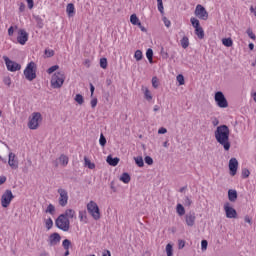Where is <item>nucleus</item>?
I'll return each mask as SVG.
<instances>
[{
    "instance_id": "a18cd8bd",
    "label": "nucleus",
    "mask_w": 256,
    "mask_h": 256,
    "mask_svg": "<svg viewBox=\"0 0 256 256\" xmlns=\"http://www.w3.org/2000/svg\"><path fill=\"white\" fill-rule=\"evenodd\" d=\"M57 69H59V65H54V66L50 67L47 70L48 75H51L52 73H55V71H57Z\"/></svg>"
},
{
    "instance_id": "8fccbe9b",
    "label": "nucleus",
    "mask_w": 256,
    "mask_h": 256,
    "mask_svg": "<svg viewBox=\"0 0 256 256\" xmlns=\"http://www.w3.org/2000/svg\"><path fill=\"white\" fill-rule=\"evenodd\" d=\"M100 67L102 69H105L107 67V58H101L100 59Z\"/></svg>"
},
{
    "instance_id": "4c0bfd02",
    "label": "nucleus",
    "mask_w": 256,
    "mask_h": 256,
    "mask_svg": "<svg viewBox=\"0 0 256 256\" xmlns=\"http://www.w3.org/2000/svg\"><path fill=\"white\" fill-rule=\"evenodd\" d=\"M99 144L101 147H105L107 145V138H105V135L103 133L100 135Z\"/></svg>"
},
{
    "instance_id": "09e8293b",
    "label": "nucleus",
    "mask_w": 256,
    "mask_h": 256,
    "mask_svg": "<svg viewBox=\"0 0 256 256\" xmlns=\"http://www.w3.org/2000/svg\"><path fill=\"white\" fill-rule=\"evenodd\" d=\"M152 87H154V89H157V87H159V79H157V77L152 78Z\"/></svg>"
},
{
    "instance_id": "473e14b6",
    "label": "nucleus",
    "mask_w": 256,
    "mask_h": 256,
    "mask_svg": "<svg viewBox=\"0 0 256 256\" xmlns=\"http://www.w3.org/2000/svg\"><path fill=\"white\" fill-rule=\"evenodd\" d=\"M190 22L192 23V26L194 27V29H199V27H201L199 20L195 17L191 18Z\"/></svg>"
},
{
    "instance_id": "423d86ee",
    "label": "nucleus",
    "mask_w": 256,
    "mask_h": 256,
    "mask_svg": "<svg viewBox=\"0 0 256 256\" xmlns=\"http://www.w3.org/2000/svg\"><path fill=\"white\" fill-rule=\"evenodd\" d=\"M214 101L220 107V109H227V107H229V102H227L225 94H223L221 91L215 93Z\"/></svg>"
},
{
    "instance_id": "f704fd0d",
    "label": "nucleus",
    "mask_w": 256,
    "mask_h": 256,
    "mask_svg": "<svg viewBox=\"0 0 256 256\" xmlns=\"http://www.w3.org/2000/svg\"><path fill=\"white\" fill-rule=\"evenodd\" d=\"M45 213H49L50 215H55V206L53 204H49Z\"/></svg>"
},
{
    "instance_id": "dca6fc26",
    "label": "nucleus",
    "mask_w": 256,
    "mask_h": 256,
    "mask_svg": "<svg viewBox=\"0 0 256 256\" xmlns=\"http://www.w3.org/2000/svg\"><path fill=\"white\" fill-rule=\"evenodd\" d=\"M237 167H239V162L237 161V158H231L229 160V169L230 175H232V177H235V175H237Z\"/></svg>"
},
{
    "instance_id": "7c9ffc66",
    "label": "nucleus",
    "mask_w": 256,
    "mask_h": 256,
    "mask_svg": "<svg viewBox=\"0 0 256 256\" xmlns=\"http://www.w3.org/2000/svg\"><path fill=\"white\" fill-rule=\"evenodd\" d=\"M176 212L180 217H183V215H185V207H183L181 204H177Z\"/></svg>"
},
{
    "instance_id": "72a5a7b5",
    "label": "nucleus",
    "mask_w": 256,
    "mask_h": 256,
    "mask_svg": "<svg viewBox=\"0 0 256 256\" xmlns=\"http://www.w3.org/2000/svg\"><path fill=\"white\" fill-rule=\"evenodd\" d=\"M146 57H147L149 63H153V49L149 48L146 51Z\"/></svg>"
},
{
    "instance_id": "c9c22d12",
    "label": "nucleus",
    "mask_w": 256,
    "mask_h": 256,
    "mask_svg": "<svg viewBox=\"0 0 256 256\" xmlns=\"http://www.w3.org/2000/svg\"><path fill=\"white\" fill-rule=\"evenodd\" d=\"M134 58L136 61H141V59H143V52L141 50H136L134 53Z\"/></svg>"
},
{
    "instance_id": "4be33fe9",
    "label": "nucleus",
    "mask_w": 256,
    "mask_h": 256,
    "mask_svg": "<svg viewBox=\"0 0 256 256\" xmlns=\"http://www.w3.org/2000/svg\"><path fill=\"white\" fill-rule=\"evenodd\" d=\"M79 219L81 223H88V218H87V211L86 210H81L79 211Z\"/></svg>"
},
{
    "instance_id": "c03bdc74",
    "label": "nucleus",
    "mask_w": 256,
    "mask_h": 256,
    "mask_svg": "<svg viewBox=\"0 0 256 256\" xmlns=\"http://www.w3.org/2000/svg\"><path fill=\"white\" fill-rule=\"evenodd\" d=\"M45 225H46V228L49 230L53 227V219L51 218H48L46 221H45Z\"/></svg>"
},
{
    "instance_id": "a19ab883",
    "label": "nucleus",
    "mask_w": 256,
    "mask_h": 256,
    "mask_svg": "<svg viewBox=\"0 0 256 256\" xmlns=\"http://www.w3.org/2000/svg\"><path fill=\"white\" fill-rule=\"evenodd\" d=\"M62 246L64 247L65 250L69 249V247H71V240L69 239L63 240Z\"/></svg>"
},
{
    "instance_id": "cd10ccee",
    "label": "nucleus",
    "mask_w": 256,
    "mask_h": 256,
    "mask_svg": "<svg viewBox=\"0 0 256 256\" xmlns=\"http://www.w3.org/2000/svg\"><path fill=\"white\" fill-rule=\"evenodd\" d=\"M84 166L88 167V169H95V163L91 162L87 156L84 157Z\"/></svg>"
},
{
    "instance_id": "69168bd1",
    "label": "nucleus",
    "mask_w": 256,
    "mask_h": 256,
    "mask_svg": "<svg viewBox=\"0 0 256 256\" xmlns=\"http://www.w3.org/2000/svg\"><path fill=\"white\" fill-rule=\"evenodd\" d=\"M90 93H91V97H93V94L95 93V86H93L92 83H90Z\"/></svg>"
},
{
    "instance_id": "603ef678",
    "label": "nucleus",
    "mask_w": 256,
    "mask_h": 256,
    "mask_svg": "<svg viewBox=\"0 0 256 256\" xmlns=\"http://www.w3.org/2000/svg\"><path fill=\"white\" fill-rule=\"evenodd\" d=\"M45 55H46V57H53L55 55V51L46 49Z\"/></svg>"
},
{
    "instance_id": "6ab92c4d",
    "label": "nucleus",
    "mask_w": 256,
    "mask_h": 256,
    "mask_svg": "<svg viewBox=\"0 0 256 256\" xmlns=\"http://www.w3.org/2000/svg\"><path fill=\"white\" fill-rule=\"evenodd\" d=\"M237 197H238L237 190H233V189L228 190V199L231 203H235V201H237Z\"/></svg>"
},
{
    "instance_id": "9d476101",
    "label": "nucleus",
    "mask_w": 256,
    "mask_h": 256,
    "mask_svg": "<svg viewBox=\"0 0 256 256\" xmlns=\"http://www.w3.org/2000/svg\"><path fill=\"white\" fill-rule=\"evenodd\" d=\"M3 59L5 61L8 71H11L12 73H15V71H21V64L15 62V61H12L7 56H3Z\"/></svg>"
},
{
    "instance_id": "f3484780",
    "label": "nucleus",
    "mask_w": 256,
    "mask_h": 256,
    "mask_svg": "<svg viewBox=\"0 0 256 256\" xmlns=\"http://www.w3.org/2000/svg\"><path fill=\"white\" fill-rule=\"evenodd\" d=\"M8 165L11 167V169H18L19 167V162L15 159V153L13 152L9 153Z\"/></svg>"
},
{
    "instance_id": "1a4fd4ad",
    "label": "nucleus",
    "mask_w": 256,
    "mask_h": 256,
    "mask_svg": "<svg viewBox=\"0 0 256 256\" xmlns=\"http://www.w3.org/2000/svg\"><path fill=\"white\" fill-rule=\"evenodd\" d=\"M13 199H15L13 192L11 190H6L1 197L2 207H4V209H7V207L11 205V201H13Z\"/></svg>"
},
{
    "instance_id": "6e6552de",
    "label": "nucleus",
    "mask_w": 256,
    "mask_h": 256,
    "mask_svg": "<svg viewBox=\"0 0 256 256\" xmlns=\"http://www.w3.org/2000/svg\"><path fill=\"white\" fill-rule=\"evenodd\" d=\"M57 193L59 195L58 203L60 207H67V203H69V192L64 188H59Z\"/></svg>"
},
{
    "instance_id": "6e6d98bb",
    "label": "nucleus",
    "mask_w": 256,
    "mask_h": 256,
    "mask_svg": "<svg viewBox=\"0 0 256 256\" xmlns=\"http://www.w3.org/2000/svg\"><path fill=\"white\" fill-rule=\"evenodd\" d=\"M27 4H28V9H33L35 2H33V0H26Z\"/></svg>"
},
{
    "instance_id": "680f3d73",
    "label": "nucleus",
    "mask_w": 256,
    "mask_h": 256,
    "mask_svg": "<svg viewBox=\"0 0 256 256\" xmlns=\"http://www.w3.org/2000/svg\"><path fill=\"white\" fill-rule=\"evenodd\" d=\"M212 125H213L214 127H217V125H219V119L213 118V119H212Z\"/></svg>"
},
{
    "instance_id": "864d4df0",
    "label": "nucleus",
    "mask_w": 256,
    "mask_h": 256,
    "mask_svg": "<svg viewBox=\"0 0 256 256\" xmlns=\"http://www.w3.org/2000/svg\"><path fill=\"white\" fill-rule=\"evenodd\" d=\"M144 161L147 165H152L153 164V158H151V156H146L144 158Z\"/></svg>"
},
{
    "instance_id": "393cba45",
    "label": "nucleus",
    "mask_w": 256,
    "mask_h": 256,
    "mask_svg": "<svg viewBox=\"0 0 256 256\" xmlns=\"http://www.w3.org/2000/svg\"><path fill=\"white\" fill-rule=\"evenodd\" d=\"M59 161L60 164L63 165V167H67V165L69 164V157H67V155L62 154L59 157Z\"/></svg>"
},
{
    "instance_id": "5701e85b",
    "label": "nucleus",
    "mask_w": 256,
    "mask_h": 256,
    "mask_svg": "<svg viewBox=\"0 0 256 256\" xmlns=\"http://www.w3.org/2000/svg\"><path fill=\"white\" fill-rule=\"evenodd\" d=\"M120 181H122V183H130L131 182V176L129 175V173L124 172L121 176H120Z\"/></svg>"
},
{
    "instance_id": "13d9d810",
    "label": "nucleus",
    "mask_w": 256,
    "mask_h": 256,
    "mask_svg": "<svg viewBox=\"0 0 256 256\" xmlns=\"http://www.w3.org/2000/svg\"><path fill=\"white\" fill-rule=\"evenodd\" d=\"M165 133H167V129L166 128H160L159 130H158V134L159 135H165Z\"/></svg>"
},
{
    "instance_id": "2eb2a0df",
    "label": "nucleus",
    "mask_w": 256,
    "mask_h": 256,
    "mask_svg": "<svg viewBox=\"0 0 256 256\" xmlns=\"http://www.w3.org/2000/svg\"><path fill=\"white\" fill-rule=\"evenodd\" d=\"M197 216L194 211H190L185 215V222L188 227H193L195 225V220Z\"/></svg>"
},
{
    "instance_id": "412c9836",
    "label": "nucleus",
    "mask_w": 256,
    "mask_h": 256,
    "mask_svg": "<svg viewBox=\"0 0 256 256\" xmlns=\"http://www.w3.org/2000/svg\"><path fill=\"white\" fill-rule=\"evenodd\" d=\"M66 12L69 17H73V15H75V5L73 3H69L66 6Z\"/></svg>"
},
{
    "instance_id": "0eeeda50",
    "label": "nucleus",
    "mask_w": 256,
    "mask_h": 256,
    "mask_svg": "<svg viewBox=\"0 0 256 256\" xmlns=\"http://www.w3.org/2000/svg\"><path fill=\"white\" fill-rule=\"evenodd\" d=\"M43 120V117L41 116V113L34 112L32 113V117H30V120L28 122L29 129L35 130L39 128V122Z\"/></svg>"
},
{
    "instance_id": "b1692460",
    "label": "nucleus",
    "mask_w": 256,
    "mask_h": 256,
    "mask_svg": "<svg viewBox=\"0 0 256 256\" xmlns=\"http://www.w3.org/2000/svg\"><path fill=\"white\" fill-rule=\"evenodd\" d=\"M142 91H144V98L146 101H152L153 95H151V91H149V88L142 87Z\"/></svg>"
},
{
    "instance_id": "338daca9",
    "label": "nucleus",
    "mask_w": 256,
    "mask_h": 256,
    "mask_svg": "<svg viewBox=\"0 0 256 256\" xmlns=\"http://www.w3.org/2000/svg\"><path fill=\"white\" fill-rule=\"evenodd\" d=\"M161 55L164 59H167L169 57V54L165 51H163V49L161 50Z\"/></svg>"
},
{
    "instance_id": "c85d7f7f",
    "label": "nucleus",
    "mask_w": 256,
    "mask_h": 256,
    "mask_svg": "<svg viewBox=\"0 0 256 256\" xmlns=\"http://www.w3.org/2000/svg\"><path fill=\"white\" fill-rule=\"evenodd\" d=\"M130 22L132 23V25H141V21H139L137 14H132L130 16Z\"/></svg>"
},
{
    "instance_id": "9b49d317",
    "label": "nucleus",
    "mask_w": 256,
    "mask_h": 256,
    "mask_svg": "<svg viewBox=\"0 0 256 256\" xmlns=\"http://www.w3.org/2000/svg\"><path fill=\"white\" fill-rule=\"evenodd\" d=\"M195 15L202 21H207L209 19V12L203 7V5L198 4L195 9Z\"/></svg>"
},
{
    "instance_id": "c756f323",
    "label": "nucleus",
    "mask_w": 256,
    "mask_h": 256,
    "mask_svg": "<svg viewBox=\"0 0 256 256\" xmlns=\"http://www.w3.org/2000/svg\"><path fill=\"white\" fill-rule=\"evenodd\" d=\"M222 45L224 47H233V40L231 38H224L222 39Z\"/></svg>"
},
{
    "instance_id": "bb28decb",
    "label": "nucleus",
    "mask_w": 256,
    "mask_h": 256,
    "mask_svg": "<svg viewBox=\"0 0 256 256\" xmlns=\"http://www.w3.org/2000/svg\"><path fill=\"white\" fill-rule=\"evenodd\" d=\"M180 45L183 49H187V47H189V37L183 36V38L180 40Z\"/></svg>"
},
{
    "instance_id": "bf43d9fd",
    "label": "nucleus",
    "mask_w": 256,
    "mask_h": 256,
    "mask_svg": "<svg viewBox=\"0 0 256 256\" xmlns=\"http://www.w3.org/2000/svg\"><path fill=\"white\" fill-rule=\"evenodd\" d=\"M183 247H185V241L179 240V242H178V248H179V249H183Z\"/></svg>"
},
{
    "instance_id": "a211bd4d",
    "label": "nucleus",
    "mask_w": 256,
    "mask_h": 256,
    "mask_svg": "<svg viewBox=\"0 0 256 256\" xmlns=\"http://www.w3.org/2000/svg\"><path fill=\"white\" fill-rule=\"evenodd\" d=\"M63 215L68 221H71V219H77V213L73 209H66Z\"/></svg>"
},
{
    "instance_id": "58836bf2",
    "label": "nucleus",
    "mask_w": 256,
    "mask_h": 256,
    "mask_svg": "<svg viewBox=\"0 0 256 256\" xmlns=\"http://www.w3.org/2000/svg\"><path fill=\"white\" fill-rule=\"evenodd\" d=\"M166 254L167 256H173V245L171 244L166 245Z\"/></svg>"
},
{
    "instance_id": "37998d69",
    "label": "nucleus",
    "mask_w": 256,
    "mask_h": 256,
    "mask_svg": "<svg viewBox=\"0 0 256 256\" xmlns=\"http://www.w3.org/2000/svg\"><path fill=\"white\" fill-rule=\"evenodd\" d=\"M246 33H247L248 37H250V39H253V41H255L256 36H255V33H253V30H251V28H248Z\"/></svg>"
},
{
    "instance_id": "7ed1b4c3",
    "label": "nucleus",
    "mask_w": 256,
    "mask_h": 256,
    "mask_svg": "<svg viewBox=\"0 0 256 256\" xmlns=\"http://www.w3.org/2000/svg\"><path fill=\"white\" fill-rule=\"evenodd\" d=\"M64 83H65V73L56 72L55 74H53L51 79V87H53V89H61Z\"/></svg>"
},
{
    "instance_id": "f8f14e48",
    "label": "nucleus",
    "mask_w": 256,
    "mask_h": 256,
    "mask_svg": "<svg viewBox=\"0 0 256 256\" xmlns=\"http://www.w3.org/2000/svg\"><path fill=\"white\" fill-rule=\"evenodd\" d=\"M224 211L226 213L227 219H237V210L231 207V204L229 202H226L224 204Z\"/></svg>"
},
{
    "instance_id": "0e129e2a",
    "label": "nucleus",
    "mask_w": 256,
    "mask_h": 256,
    "mask_svg": "<svg viewBox=\"0 0 256 256\" xmlns=\"http://www.w3.org/2000/svg\"><path fill=\"white\" fill-rule=\"evenodd\" d=\"M158 11L163 15L164 13V8H163V3L158 4Z\"/></svg>"
},
{
    "instance_id": "2f4dec72",
    "label": "nucleus",
    "mask_w": 256,
    "mask_h": 256,
    "mask_svg": "<svg viewBox=\"0 0 256 256\" xmlns=\"http://www.w3.org/2000/svg\"><path fill=\"white\" fill-rule=\"evenodd\" d=\"M134 161H135L136 165L139 167L145 166V162L143 161V157H141V156L134 157Z\"/></svg>"
},
{
    "instance_id": "49530a36",
    "label": "nucleus",
    "mask_w": 256,
    "mask_h": 256,
    "mask_svg": "<svg viewBox=\"0 0 256 256\" xmlns=\"http://www.w3.org/2000/svg\"><path fill=\"white\" fill-rule=\"evenodd\" d=\"M176 79H177L179 85H185V77H183L182 74H179Z\"/></svg>"
},
{
    "instance_id": "774afa93",
    "label": "nucleus",
    "mask_w": 256,
    "mask_h": 256,
    "mask_svg": "<svg viewBox=\"0 0 256 256\" xmlns=\"http://www.w3.org/2000/svg\"><path fill=\"white\" fill-rule=\"evenodd\" d=\"M19 11H21V13H23V11H25V4L23 2L20 3Z\"/></svg>"
},
{
    "instance_id": "f257e3e1",
    "label": "nucleus",
    "mask_w": 256,
    "mask_h": 256,
    "mask_svg": "<svg viewBox=\"0 0 256 256\" xmlns=\"http://www.w3.org/2000/svg\"><path fill=\"white\" fill-rule=\"evenodd\" d=\"M230 133L229 126L225 124L218 126L214 131V137L217 143L223 147L224 151L231 149V142L229 141Z\"/></svg>"
},
{
    "instance_id": "de8ad7c7",
    "label": "nucleus",
    "mask_w": 256,
    "mask_h": 256,
    "mask_svg": "<svg viewBox=\"0 0 256 256\" xmlns=\"http://www.w3.org/2000/svg\"><path fill=\"white\" fill-rule=\"evenodd\" d=\"M249 175H251V172L249 171V169L244 168L242 170V177H243V179H247V177H249Z\"/></svg>"
},
{
    "instance_id": "e2e57ef3",
    "label": "nucleus",
    "mask_w": 256,
    "mask_h": 256,
    "mask_svg": "<svg viewBox=\"0 0 256 256\" xmlns=\"http://www.w3.org/2000/svg\"><path fill=\"white\" fill-rule=\"evenodd\" d=\"M4 83H5L8 87H11V78H4Z\"/></svg>"
},
{
    "instance_id": "39448f33",
    "label": "nucleus",
    "mask_w": 256,
    "mask_h": 256,
    "mask_svg": "<svg viewBox=\"0 0 256 256\" xmlns=\"http://www.w3.org/2000/svg\"><path fill=\"white\" fill-rule=\"evenodd\" d=\"M87 211L93 217L95 221H99L101 219V212L99 210V206L95 203V201H90L87 204Z\"/></svg>"
},
{
    "instance_id": "e433bc0d",
    "label": "nucleus",
    "mask_w": 256,
    "mask_h": 256,
    "mask_svg": "<svg viewBox=\"0 0 256 256\" xmlns=\"http://www.w3.org/2000/svg\"><path fill=\"white\" fill-rule=\"evenodd\" d=\"M75 101L76 103H78V105H83V103L85 102V100L83 99V95L81 94H77L75 96Z\"/></svg>"
},
{
    "instance_id": "20e7f679",
    "label": "nucleus",
    "mask_w": 256,
    "mask_h": 256,
    "mask_svg": "<svg viewBox=\"0 0 256 256\" xmlns=\"http://www.w3.org/2000/svg\"><path fill=\"white\" fill-rule=\"evenodd\" d=\"M55 225L58 229L64 232H67L69 229H71V221L62 214H60L58 219H56Z\"/></svg>"
},
{
    "instance_id": "4d7b16f0",
    "label": "nucleus",
    "mask_w": 256,
    "mask_h": 256,
    "mask_svg": "<svg viewBox=\"0 0 256 256\" xmlns=\"http://www.w3.org/2000/svg\"><path fill=\"white\" fill-rule=\"evenodd\" d=\"M91 107L92 109H95V107H97V98L91 100Z\"/></svg>"
},
{
    "instance_id": "ea45409f",
    "label": "nucleus",
    "mask_w": 256,
    "mask_h": 256,
    "mask_svg": "<svg viewBox=\"0 0 256 256\" xmlns=\"http://www.w3.org/2000/svg\"><path fill=\"white\" fill-rule=\"evenodd\" d=\"M35 21L37 23V27H39V29H43V19H41V17L39 16H36Z\"/></svg>"
},
{
    "instance_id": "4468645a",
    "label": "nucleus",
    "mask_w": 256,
    "mask_h": 256,
    "mask_svg": "<svg viewBox=\"0 0 256 256\" xmlns=\"http://www.w3.org/2000/svg\"><path fill=\"white\" fill-rule=\"evenodd\" d=\"M48 242L50 247H55V245H59V243H61V235L57 232L52 233L48 238Z\"/></svg>"
},
{
    "instance_id": "f03ea898",
    "label": "nucleus",
    "mask_w": 256,
    "mask_h": 256,
    "mask_svg": "<svg viewBox=\"0 0 256 256\" xmlns=\"http://www.w3.org/2000/svg\"><path fill=\"white\" fill-rule=\"evenodd\" d=\"M24 76L27 81H33L34 79H37V64H35V62L31 61L27 64L24 70Z\"/></svg>"
},
{
    "instance_id": "ddd939ff",
    "label": "nucleus",
    "mask_w": 256,
    "mask_h": 256,
    "mask_svg": "<svg viewBox=\"0 0 256 256\" xmlns=\"http://www.w3.org/2000/svg\"><path fill=\"white\" fill-rule=\"evenodd\" d=\"M17 41L20 45H25V43H27V41H29V33H27V31H25V29H20L18 31Z\"/></svg>"
},
{
    "instance_id": "052dcab7",
    "label": "nucleus",
    "mask_w": 256,
    "mask_h": 256,
    "mask_svg": "<svg viewBox=\"0 0 256 256\" xmlns=\"http://www.w3.org/2000/svg\"><path fill=\"white\" fill-rule=\"evenodd\" d=\"M15 32V28H13V26H11L9 29H8V35L9 37H12L13 33Z\"/></svg>"
},
{
    "instance_id": "3c124183",
    "label": "nucleus",
    "mask_w": 256,
    "mask_h": 256,
    "mask_svg": "<svg viewBox=\"0 0 256 256\" xmlns=\"http://www.w3.org/2000/svg\"><path fill=\"white\" fill-rule=\"evenodd\" d=\"M209 245V242L207 240H202L201 241V249L202 251H207V246Z\"/></svg>"
},
{
    "instance_id": "a878e982",
    "label": "nucleus",
    "mask_w": 256,
    "mask_h": 256,
    "mask_svg": "<svg viewBox=\"0 0 256 256\" xmlns=\"http://www.w3.org/2000/svg\"><path fill=\"white\" fill-rule=\"evenodd\" d=\"M195 35H197L198 39H204L205 38V31L202 27L195 29Z\"/></svg>"
},
{
    "instance_id": "79ce46f5",
    "label": "nucleus",
    "mask_w": 256,
    "mask_h": 256,
    "mask_svg": "<svg viewBox=\"0 0 256 256\" xmlns=\"http://www.w3.org/2000/svg\"><path fill=\"white\" fill-rule=\"evenodd\" d=\"M183 204L185 205V207H191L193 201L189 199V196H185Z\"/></svg>"
},
{
    "instance_id": "5fc2aeb1",
    "label": "nucleus",
    "mask_w": 256,
    "mask_h": 256,
    "mask_svg": "<svg viewBox=\"0 0 256 256\" xmlns=\"http://www.w3.org/2000/svg\"><path fill=\"white\" fill-rule=\"evenodd\" d=\"M162 20H163L165 27H167V28L171 27V21L169 19H167V17H163Z\"/></svg>"
},
{
    "instance_id": "aec40b11",
    "label": "nucleus",
    "mask_w": 256,
    "mask_h": 256,
    "mask_svg": "<svg viewBox=\"0 0 256 256\" xmlns=\"http://www.w3.org/2000/svg\"><path fill=\"white\" fill-rule=\"evenodd\" d=\"M108 165H111V167H117V165H119V158L115 157H111V155H109L106 159Z\"/></svg>"
}]
</instances>
